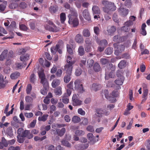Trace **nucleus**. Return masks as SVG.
Listing matches in <instances>:
<instances>
[{
    "label": "nucleus",
    "instance_id": "1",
    "mask_svg": "<svg viewBox=\"0 0 150 150\" xmlns=\"http://www.w3.org/2000/svg\"><path fill=\"white\" fill-rule=\"evenodd\" d=\"M102 3L104 6L103 7V11L108 14H110L112 12L116 9V7L113 3L108 1L103 0Z\"/></svg>",
    "mask_w": 150,
    "mask_h": 150
},
{
    "label": "nucleus",
    "instance_id": "2",
    "mask_svg": "<svg viewBox=\"0 0 150 150\" xmlns=\"http://www.w3.org/2000/svg\"><path fill=\"white\" fill-rule=\"evenodd\" d=\"M68 17L69 18V23L72 25L74 27L77 26L79 25V21L77 18V14L76 12L72 11L71 14H69Z\"/></svg>",
    "mask_w": 150,
    "mask_h": 150
},
{
    "label": "nucleus",
    "instance_id": "3",
    "mask_svg": "<svg viewBox=\"0 0 150 150\" xmlns=\"http://www.w3.org/2000/svg\"><path fill=\"white\" fill-rule=\"evenodd\" d=\"M38 75L41 79L40 83L42 84L43 87L49 88V83L47 79L46 78L45 75L43 71L39 72Z\"/></svg>",
    "mask_w": 150,
    "mask_h": 150
},
{
    "label": "nucleus",
    "instance_id": "4",
    "mask_svg": "<svg viewBox=\"0 0 150 150\" xmlns=\"http://www.w3.org/2000/svg\"><path fill=\"white\" fill-rule=\"evenodd\" d=\"M114 47L116 49L115 50V54L118 56L123 52L125 49V47L123 45H119L118 43L114 44Z\"/></svg>",
    "mask_w": 150,
    "mask_h": 150
},
{
    "label": "nucleus",
    "instance_id": "5",
    "mask_svg": "<svg viewBox=\"0 0 150 150\" xmlns=\"http://www.w3.org/2000/svg\"><path fill=\"white\" fill-rule=\"evenodd\" d=\"M81 82L80 79H76L74 81L75 89L79 92L82 93L85 91Z\"/></svg>",
    "mask_w": 150,
    "mask_h": 150
},
{
    "label": "nucleus",
    "instance_id": "6",
    "mask_svg": "<svg viewBox=\"0 0 150 150\" xmlns=\"http://www.w3.org/2000/svg\"><path fill=\"white\" fill-rule=\"evenodd\" d=\"M74 64V62H71V64H67L64 66V69L66 72V74H71L72 65Z\"/></svg>",
    "mask_w": 150,
    "mask_h": 150
},
{
    "label": "nucleus",
    "instance_id": "7",
    "mask_svg": "<svg viewBox=\"0 0 150 150\" xmlns=\"http://www.w3.org/2000/svg\"><path fill=\"white\" fill-rule=\"evenodd\" d=\"M115 66H113L112 64H109L107 65L106 68L105 69V74L108 75V73L112 70L113 71H115Z\"/></svg>",
    "mask_w": 150,
    "mask_h": 150
},
{
    "label": "nucleus",
    "instance_id": "8",
    "mask_svg": "<svg viewBox=\"0 0 150 150\" xmlns=\"http://www.w3.org/2000/svg\"><path fill=\"white\" fill-rule=\"evenodd\" d=\"M104 94L105 98L109 100L111 103H113L116 101V99L114 97H110L109 95V92L108 90H105L104 92Z\"/></svg>",
    "mask_w": 150,
    "mask_h": 150
},
{
    "label": "nucleus",
    "instance_id": "9",
    "mask_svg": "<svg viewBox=\"0 0 150 150\" xmlns=\"http://www.w3.org/2000/svg\"><path fill=\"white\" fill-rule=\"evenodd\" d=\"M72 100L73 104L74 106L79 105L81 104L82 101L78 99L76 95H74L72 97Z\"/></svg>",
    "mask_w": 150,
    "mask_h": 150
},
{
    "label": "nucleus",
    "instance_id": "10",
    "mask_svg": "<svg viewBox=\"0 0 150 150\" xmlns=\"http://www.w3.org/2000/svg\"><path fill=\"white\" fill-rule=\"evenodd\" d=\"M120 14L123 16H126L128 13V10L123 8H120L118 9Z\"/></svg>",
    "mask_w": 150,
    "mask_h": 150
},
{
    "label": "nucleus",
    "instance_id": "11",
    "mask_svg": "<svg viewBox=\"0 0 150 150\" xmlns=\"http://www.w3.org/2000/svg\"><path fill=\"white\" fill-rule=\"evenodd\" d=\"M75 41L78 43L81 44L83 42V36L80 34H77L75 38Z\"/></svg>",
    "mask_w": 150,
    "mask_h": 150
},
{
    "label": "nucleus",
    "instance_id": "12",
    "mask_svg": "<svg viewBox=\"0 0 150 150\" xmlns=\"http://www.w3.org/2000/svg\"><path fill=\"white\" fill-rule=\"evenodd\" d=\"M8 145V143L7 140L4 137H2L1 142H0V149H2L4 147H7Z\"/></svg>",
    "mask_w": 150,
    "mask_h": 150
},
{
    "label": "nucleus",
    "instance_id": "13",
    "mask_svg": "<svg viewBox=\"0 0 150 150\" xmlns=\"http://www.w3.org/2000/svg\"><path fill=\"white\" fill-rule=\"evenodd\" d=\"M18 4L16 1L12 0L11 1L8 7L11 9H14L18 8Z\"/></svg>",
    "mask_w": 150,
    "mask_h": 150
},
{
    "label": "nucleus",
    "instance_id": "14",
    "mask_svg": "<svg viewBox=\"0 0 150 150\" xmlns=\"http://www.w3.org/2000/svg\"><path fill=\"white\" fill-rule=\"evenodd\" d=\"M22 136L24 137H26L28 139H30L33 137V135L32 133H31L30 131L25 130L22 134Z\"/></svg>",
    "mask_w": 150,
    "mask_h": 150
},
{
    "label": "nucleus",
    "instance_id": "15",
    "mask_svg": "<svg viewBox=\"0 0 150 150\" xmlns=\"http://www.w3.org/2000/svg\"><path fill=\"white\" fill-rule=\"evenodd\" d=\"M83 16L84 18L87 20L89 21L91 20V18L88 10L85 9L83 12Z\"/></svg>",
    "mask_w": 150,
    "mask_h": 150
},
{
    "label": "nucleus",
    "instance_id": "16",
    "mask_svg": "<svg viewBox=\"0 0 150 150\" xmlns=\"http://www.w3.org/2000/svg\"><path fill=\"white\" fill-rule=\"evenodd\" d=\"M66 132V129L65 128H62L61 129H57L56 130V132L57 134L60 137H62L64 134Z\"/></svg>",
    "mask_w": 150,
    "mask_h": 150
},
{
    "label": "nucleus",
    "instance_id": "17",
    "mask_svg": "<svg viewBox=\"0 0 150 150\" xmlns=\"http://www.w3.org/2000/svg\"><path fill=\"white\" fill-rule=\"evenodd\" d=\"M92 10L93 14L99 15L100 13V11L99 7L97 6H93Z\"/></svg>",
    "mask_w": 150,
    "mask_h": 150
},
{
    "label": "nucleus",
    "instance_id": "18",
    "mask_svg": "<svg viewBox=\"0 0 150 150\" xmlns=\"http://www.w3.org/2000/svg\"><path fill=\"white\" fill-rule=\"evenodd\" d=\"M96 42L99 45L105 47L108 44L107 41L105 39H103L99 41L97 40Z\"/></svg>",
    "mask_w": 150,
    "mask_h": 150
},
{
    "label": "nucleus",
    "instance_id": "19",
    "mask_svg": "<svg viewBox=\"0 0 150 150\" xmlns=\"http://www.w3.org/2000/svg\"><path fill=\"white\" fill-rule=\"evenodd\" d=\"M82 35L84 37H88L91 35V33L90 30L88 29H84L82 32Z\"/></svg>",
    "mask_w": 150,
    "mask_h": 150
},
{
    "label": "nucleus",
    "instance_id": "20",
    "mask_svg": "<svg viewBox=\"0 0 150 150\" xmlns=\"http://www.w3.org/2000/svg\"><path fill=\"white\" fill-rule=\"evenodd\" d=\"M60 83V81L57 79H54L53 80L52 83V86L53 88H55L59 86Z\"/></svg>",
    "mask_w": 150,
    "mask_h": 150
},
{
    "label": "nucleus",
    "instance_id": "21",
    "mask_svg": "<svg viewBox=\"0 0 150 150\" xmlns=\"http://www.w3.org/2000/svg\"><path fill=\"white\" fill-rule=\"evenodd\" d=\"M126 66V62L125 60H122L118 64V67L122 69L125 68Z\"/></svg>",
    "mask_w": 150,
    "mask_h": 150
},
{
    "label": "nucleus",
    "instance_id": "22",
    "mask_svg": "<svg viewBox=\"0 0 150 150\" xmlns=\"http://www.w3.org/2000/svg\"><path fill=\"white\" fill-rule=\"evenodd\" d=\"M29 55L28 54H25L21 55L20 57L21 61L22 62L26 61L29 59Z\"/></svg>",
    "mask_w": 150,
    "mask_h": 150
},
{
    "label": "nucleus",
    "instance_id": "23",
    "mask_svg": "<svg viewBox=\"0 0 150 150\" xmlns=\"http://www.w3.org/2000/svg\"><path fill=\"white\" fill-rule=\"evenodd\" d=\"M93 68L94 70L96 72L99 71L101 69V67L99 64L97 62L94 64Z\"/></svg>",
    "mask_w": 150,
    "mask_h": 150
},
{
    "label": "nucleus",
    "instance_id": "24",
    "mask_svg": "<svg viewBox=\"0 0 150 150\" xmlns=\"http://www.w3.org/2000/svg\"><path fill=\"white\" fill-rule=\"evenodd\" d=\"M20 75V74L19 72L16 71L11 74L10 77L11 79H15L17 78Z\"/></svg>",
    "mask_w": 150,
    "mask_h": 150
},
{
    "label": "nucleus",
    "instance_id": "25",
    "mask_svg": "<svg viewBox=\"0 0 150 150\" xmlns=\"http://www.w3.org/2000/svg\"><path fill=\"white\" fill-rule=\"evenodd\" d=\"M71 74H66L64 76V82L68 83L71 80Z\"/></svg>",
    "mask_w": 150,
    "mask_h": 150
},
{
    "label": "nucleus",
    "instance_id": "26",
    "mask_svg": "<svg viewBox=\"0 0 150 150\" xmlns=\"http://www.w3.org/2000/svg\"><path fill=\"white\" fill-rule=\"evenodd\" d=\"M62 88L61 87H58L54 89V92L56 95L60 96L62 94Z\"/></svg>",
    "mask_w": 150,
    "mask_h": 150
},
{
    "label": "nucleus",
    "instance_id": "27",
    "mask_svg": "<svg viewBox=\"0 0 150 150\" xmlns=\"http://www.w3.org/2000/svg\"><path fill=\"white\" fill-rule=\"evenodd\" d=\"M124 78L122 77L120 78L117 79L115 81V83L118 85H121L122 84L124 81Z\"/></svg>",
    "mask_w": 150,
    "mask_h": 150
},
{
    "label": "nucleus",
    "instance_id": "28",
    "mask_svg": "<svg viewBox=\"0 0 150 150\" xmlns=\"http://www.w3.org/2000/svg\"><path fill=\"white\" fill-rule=\"evenodd\" d=\"M101 86L100 85H97L96 83H93L91 87V89L95 91H96L100 89Z\"/></svg>",
    "mask_w": 150,
    "mask_h": 150
},
{
    "label": "nucleus",
    "instance_id": "29",
    "mask_svg": "<svg viewBox=\"0 0 150 150\" xmlns=\"http://www.w3.org/2000/svg\"><path fill=\"white\" fill-rule=\"evenodd\" d=\"M80 121V118L76 115L74 116L71 119L72 122L74 123H78Z\"/></svg>",
    "mask_w": 150,
    "mask_h": 150
},
{
    "label": "nucleus",
    "instance_id": "30",
    "mask_svg": "<svg viewBox=\"0 0 150 150\" xmlns=\"http://www.w3.org/2000/svg\"><path fill=\"white\" fill-rule=\"evenodd\" d=\"M116 30V29L115 27L114 26H112L111 27L110 29L107 30V31L109 35H112V34Z\"/></svg>",
    "mask_w": 150,
    "mask_h": 150
},
{
    "label": "nucleus",
    "instance_id": "31",
    "mask_svg": "<svg viewBox=\"0 0 150 150\" xmlns=\"http://www.w3.org/2000/svg\"><path fill=\"white\" fill-rule=\"evenodd\" d=\"M78 54L81 56H82L84 54L85 52L83 47L82 46H81L79 47L78 50Z\"/></svg>",
    "mask_w": 150,
    "mask_h": 150
},
{
    "label": "nucleus",
    "instance_id": "32",
    "mask_svg": "<svg viewBox=\"0 0 150 150\" xmlns=\"http://www.w3.org/2000/svg\"><path fill=\"white\" fill-rule=\"evenodd\" d=\"M66 19V14L64 13H62L60 14V20L62 23L63 24L64 23Z\"/></svg>",
    "mask_w": 150,
    "mask_h": 150
},
{
    "label": "nucleus",
    "instance_id": "33",
    "mask_svg": "<svg viewBox=\"0 0 150 150\" xmlns=\"http://www.w3.org/2000/svg\"><path fill=\"white\" fill-rule=\"evenodd\" d=\"M27 4L25 2H22L18 4V9L22 10L26 8Z\"/></svg>",
    "mask_w": 150,
    "mask_h": 150
},
{
    "label": "nucleus",
    "instance_id": "34",
    "mask_svg": "<svg viewBox=\"0 0 150 150\" xmlns=\"http://www.w3.org/2000/svg\"><path fill=\"white\" fill-rule=\"evenodd\" d=\"M87 137L88 140H89L90 142H94L95 141V137L93 136L92 133H88L87 135Z\"/></svg>",
    "mask_w": 150,
    "mask_h": 150
},
{
    "label": "nucleus",
    "instance_id": "35",
    "mask_svg": "<svg viewBox=\"0 0 150 150\" xmlns=\"http://www.w3.org/2000/svg\"><path fill=\"white\" fill-rule=\"evenodd\" d=\"M61 142L63 146L68 147H70L71 146V144L67 140H62Z\"/></svg>",
    "mask_w": 150,
    "mask_h": 150
},
{
    "label": "nucleus",
    "instance_id": "36",
    "mask_svg": "<svg viewBox=\"0 0 150 150\" xmlns=\"http://www.w3.org/2000/svg\"><path fill=\"white\" fill-rule=\"evenodd\" d=\"M48 30L49 31L53 32H57L59 30L55 25H53V27H49Z\"/></svg>",
    "mask_w": 150,
    "mask_h": 150
},
{
    "label": "nucleus",
    "instance_id": "37",
    "mask_svg": "<svg viewBox=\"0 0 150 150\" xmlns=\"http://www.w3.org/2000/svg\"><path fill=\"white\" fill-rule=\"evenodd\" d=\"M7 4L6 1H5L3 2V4H0V11H4L6 7V5Z\"/></svg>",
    "mask_w": 150,
    "mask_h": 150
},
{
    "label": "nucleus",
    "instance_id": "38",
    "mask_svg": "<svg viewBox=\"0 0 150 150\" xmlns=\"http://www.w3.org/2000/svg\"><path fill=\"white\" fill-rule=\"evenodd\" d=\"M113 51V49L112 48L109 47H108L105 50V52L106 54L110 55L112 53Z\"/></svg>",
    "mask_w": 150,
    "mask_h": 150
},
{
    "label": "nucleus",
    "instance_id": "39",
    "mask_svg": "<svg viewBox=\"0 0 150 150\" xmlns=\"http://www.w3.org/2000/svg\"><path fill=\"white\" fill-rule=\"evenodd\" d=\"M49 11L51 13H55L58 10V7L54 6H51L49 8Z\"/></svg>",
    "mask_w": 150,
    "mask_h": 150
},
{
    "label": "nucleus",
    "instance_id": "40",
    "mask_svg": "<svg viewBox=\"0 0 150 150\" xmlns=\"http://www.w3.org/2000/svg\"><path fill=\"white\" fill-rule=\"evenodd\" d=\"M67 52L70 54L72 55L73 53V51L71 47V46L69 44L67 45Z\"/></svg>",
    "mask_w": 150,
    "mask_h": 150
},
{
    "label": "nucleus",
    "instance_id": "41",
    "mask_svg": "<svg viewBox=\"0 0 150 150\" xmlns=\"http://www.w3.org/2000/svg\"><path fill=\"white\" fill-rule=\"evenodd\" d=\"M96 112L97 114L98 115H101L105 114V115H107V112H106L105 113L104 110H103L101 108H98L96 110Z\"/></svg>",
    "mask_w": 150,
    "mask_h": 150
},
{
    "label": "nucleus",
    "instance_id": "42",
    "mask_svg": "<svg viewBox=\"0 0 150 150\" xmlns=\"http://www.w3.org/2000/svg\"><path fill=\"white\" fill-rule=\"evenodd\" d=\"M64 43L62 40H59V41L57 43L56 45V47L57 49H59L63 47Z\"/></svg>",
    "mask_w": 150,
    "mask_h": 150
},
{
    "label": "nucleus",
    "instance_id": "43",
    "mask_svg": "<svg viewBox=\"0 0 150 150\" xmlns=\"http://www.w3.org/2000/svg\"><path fill=\"white\" fill-rule=\"evenodd\" d=\"M48 116V115H44L42 117L39 116L38 118V120L45 122L47 120Z\"/></svg>",
    "mask_w": 150,
    "mask_h": 150
},
{
    "label": "nucleus",
    "instance_id": "44",
    "mask_svg": "<svg viewBox=\"0 0 150 150\" xmlns=\"http://www.w3.org/2000/svg\"><path fill=\"white\" fill-rule=\"evenodd\" d=\"M3 71L4 73L6 74L9 73L10 71V67L8 65H5L4 67Z\"/></svg>",
    "mask_w": 150,
    "mask_h": 150
},
{
    "label": "nucleus",
    "instance_id": "45",
    "mask_svg": "<svg viewBox=\"0 0 150 150\" xmlns=\"http://www.w3.org/2000/svg\"><path fill=\"white\" fill-rule=\"evenodd\" d=\"M75 134L76 136H81L85 134V132L79 129L76 131Z\"/></svg>",
    "mask_w": 150,
    "mask_h": 150
},
{
    "label": "nucleus",
    "instance_id": "46",
    "mask_svg": "<svg viewBox=\"0 0 150 150\" xmlns=\"http://www.w3.org/2000/svg\"><path fill=\"white\" fill-rule=\"evenodd\" d=\"M25 101L29 103H32L33 102V98L29 96H27L25 97Z\"/></svg>",
    "mask_w": 150,
    "mask_h": 150
},
{
    "label": "nucleus",
    "instance_id": "47",
    "mask_svg": "<svg viewBox=\"0 0 150 150\" xmlns=\"http://www.w3.org/2000/svg\"><path fill=\"white\" fill-rule=\"evenodd\" d=\"M101 64L102 65H105L108 63L110 61L109 59L105 58H101L100 59Z\"/></svg>",
    "mask_w": 150,
    "mask_h": 150
},
{
    "label": "nucleus",
    "instance_id": "48",
    "mask_svg": "<svg viewBox=\"0 0 150 150\" xmlns=\"http://www.w3.org/2000/svg\"><path fill=\"white\" fill-rule=\"evenodd\" d=\"M24 137L20 135H18L17 136V141L20 143H23L25 139L23 138Z\"/></svg>",
    "mask_w": 150,
    "mask_h": 150
},
{
    "label": "nucleus",
    "instance_id": "49",
    "mask_svg": "<svg viewBox=\"0 0 150 150\" xmlns=\"http://www.w3.org/2000/svg\"><path fill=\"white\" fill-rule=\"evenodd\" d=\"M32 86L31 84H28L26 89V92L27 94H29L30 93L32 90Z\"/></svg>",
    "mask_w": 150,
    "mask_h": 150
},
{
    "label": "nucleus",
    "instance_id": "50",
    "mask_svg": "<svg viewBox=\"0 0 150 150\" xmlns=\"http://www.w3.org/2000/svg\"><path fill=\"white\" fill-rule=\"evenodd\" d=\"M19 28L20 30L25 31H26L28 29V27L23 24L19 25Z\"/></svg>",
    "mask_w": 150,
    "mask_h": 150
},
{
    "label": "nucleus",
    "instance_id": "51",
    "mask_svg": "<svg viewBox=\"0 0 150 150\" xmlns=\"http://www.w3.org/2000/svg\"><path fill=\"white\" fill-rule=\"evenodd\" d=\"M6 132L7 134L9 136H11L13 135L12 128L11 127H9L7 129Z\"/></svg>",
    "mask_w": 150,
    "mask_h": 150
},
{
    "label": "nucleus",
    "instance_id": "52",
    "mask_svg": "<svg viewBox=\"0 0 150 150\" xmlns=\"http://www.w3.org/2000/svg\"><path fill=\"white\" fill-rule=\"evenodd\" d=\"M86 0H77L75 2L76 6L78 8H80L81 6V3L85 1Z\"/></svg>",
    "mask_w": 150,
    "mask_h": 150
},
{
    "label": "nucleus",
    "instance_id": "53",
    "mask_svg": "<svg viewBox=\"0 0 150 150\" xmlns=\"http://www.w3.org/2000/svg\"><path fill=\"white\" fill-rule=\"evenodd\" d=\"M68 97L63 95L62 99V101L65 104H67L69 101Z\"/></svg>",
    "mask_w": 150,
    "mask_h": 150
},
{
    "label": "nucleus",
    "instance_id": "54",
    "mask_svg": "<svg viewBox=\"0 0 150 150\" xmlns=\"http://www.w3.org/2000/svg\"><path fill=\"white\" fill-rule=\"evenodd\" d=\"M24 64V63H23V64L21 63H16V67L19 69H21L23 67H25V66L27 65V64L26 63H24V65H23V64Z\"/></svg>",
    "mask_w": 150,
    "mask_h": 150
},
{
    "label": "nucleus",
    "instance_id": "55",
    "mask_svg": "<svg viewBox=\"0 0 150 150\" xmlns=\"http://www.w3.org/2000/svg\"><path fill=\"white\" fill-rule=\"evenodd\" d=\"M93 30L94 33L97 35H98L100 33V30L98 26H94L93 27Z\"/></svg>",
    "mask_w": 150,
    "mask_h": 150
},
{
    "label": "nucleus",
    "instance_id": "56",
    "mask_svg": "<svg viewBox=\"0 0 150 150\" xmlns=\"http://www.w3.org/2000/svg\"><path fill=\"white\" fill-rule=\"evenodd\" d=\"M111 95L114 98L117 97L119 95V92L117 90H114L112 93Z\"/></svg>",
    "mask_w": 150,
    "mask_h": 150
},
{
    "label": "nucleus",
    "instance_id": "57",
    "mask_svg": "<svg viewBox=\"0 0 150 150\" xmlns=\"http://www.w3.org/2000/svg\"><path fill=\"white\" fill-rule=\"evenodd\" d=\"M121 57L122 58L125 59H129L130 58V54L128 53H125L121 55Z\"/></svg>",
    "mask_w": 150,
    "mask_h": 150
},
{
    "label": "nucleus",
    "instance_id": "58",
    "mask_svg": "<svg viewBox=\"0 0 150 150\" xmlns=\"http://www.w3.org/2000/svg\"><path fill=\"white\" fill-rule=\"evenodd\" d=\"M116 75L118 77L122 78L123 76V72L121 70H118L116 72Z\"/></svg>",
    "mask_w": 150,
    "mask_h": 150
},
{
    "label": "nucleus",
    "instance_id": "59",
    "mask_svg": "<svg viewBox=\"0 0 150 150\" xmlns=\"http://www.w3.org/2000/svg\"><path fill=\"white\" fill-rule=\"evenodd\" d=\"M49 88L43 87V88L40 90L41 93L44 95L47 94Z\"/></svg>",
    "mask_w": 150,
    "mask_h": 150
},
{
    "label": "nucleus",
    "instance_id": "60",
    "mask_svg": "<svg viewBox=\"0 0 150 150\" xmlns=\"http://www.w3.org/2000/svg\"><path fill=\"white\" fill-rule=\"evenodd\" d=\"M35 79V75L34 74H32L30 76V80L31 83H34Z\"/></svg>",
    "mask_w": 150,
    "mask_h": 150
},
{
    "label": "nucleus",
    "instance_id": "61",
    "mask_svg": "<svg viewBox=\"0 0 150 150\" xmlns=\"http://www.w3.org/2000/svg\"><path fill=\"white\" fill-rule=\"evenodd\" d=\"M120 36L119 35H117L113 37V41L115 42H119L120 41Z\"/></svg>",
    "mask_w": 150,
    "mask_h": 150
},
{
    "label": "nucleus",
    "instance_id": "62",
    "mask_svg": "<svg viewBox=\"0 0 150 150\" xmlns=\"http://www.w3.org/2000/svg\"><path fill=\"white\" fill-rule=\"evenodd\" d=\"M25 52L26 51L25 49H21L19 50L17 53L19 55H23L25 54Z\"/></svg>",
    "mask_w": 150,
    "mask_h": 150
},
{
    "label": "nucleus",
    "instance_id": "63",
    "mask_svg": "<svg viewBox=\"0 0 150 150\" xmlns=\"http://www.w3.org/2000/svg\"><path fill=\"white\" fill-rule=\"evenodd\" d=\"M29 25L31 29L34 30L35 28V21H33L32 22H30Z\"/></svg>",
    "mask_w": 150,
    "mask_h": 150
},
{
    "label": "nucleus",
    "instance_id": "64",
    "mask_svg": "<svg viewBox=\"0 0 150 150\" xmlns=\"http://www.w3.org/2000/svg\"><path fill=\"white\" fill-rule=\"evenodd\" d=\"M45 148L48 150H55V147L54 146L52 145H49L47 146Z\"/></svg>",
    "mask_w": 150,
    "mask_h": 150
}]
</instances>
